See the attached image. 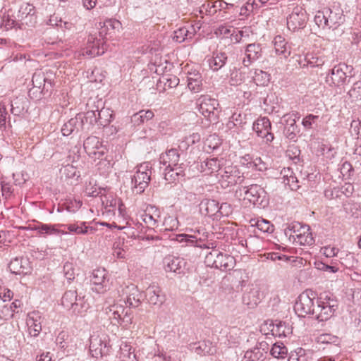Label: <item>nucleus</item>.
Returning a JSON list of instances; mask_svg holds the SVG:
<instances>
[{
  "instance_id": "47",
  "label": "nucleus",
  "mask_w": 361,
  "mask_h": 361,
  "mask_svg": "<svg viewBox=\"0 0 361 361\" xmlns=\"http://www.w3.org/2000/svg\"><path fill=\"white\" fill-rule=\"evenodd\" d=\"M244 358L248 361H263L264 360V352L256 346L253 349L247 350L245 353Z\"/></svg>"
},
{
  "instance_id": "25",
  "label": "nucleus",
  "mask_w": 361,
  "mask_h": 361,
  "mask_svg": "<svg viewBox=\"0 0 361 361\" xmlns=\"http://www.w3.org/2000/svg\"><path fill=\"white\" fill-rule=\"evenodd\" d=\"M180 154L176 148L170 149L166 152L162 153L159 157V163L163 167H177L180 166Z\"/></svg>"
},
{
  "instance_id": "11",
  "label": "nucleus",
  "mask_w": 361,
  "mask_h": 361,
  "mask_svg": "<svg viewBox=\"0 0 361 361\" xmlns=\"http://www.w3.org/2000/svg\"><path fill=\"white\" fill-rule=\"evenodd\" d=\"M111 345L106 336L92 334L90 338V351L94 357L106 356L109 354Z\"/></svg>"
},
{
  "instance_id": "53",
  "label": "nucleus",
  "mask_w": 361,
  "mask_h": 361,
  "mask_svg": "<svg viewBox=\"0 0 361 361\" xmlns=\"http://www.w3.org/2000/svg\"><path fill=\"white\" fill-rule=\"evenodd\" d=\"M348 94L353 101L361 100V81L355 82Z\"/></svg>"
},
{
  "instance_id": "18",
  "label": "nucleus",
  "mask_w": 361,
  "mask_h": 361,
  "mask_svg": "<svg viewBox=\"0 0 361 361\" xmlns=\"http://www.w3.org/2000/svg\"><path fill=\"white\" fill-rule=\"evenodd\" d=\"M83 298H78L75 290H69L65 292L61 298V305L73 313H80L83 307Z\"/></svg>"
},
{
  "instance_id": "49",
  "label": "nucleus",
  "mask_w": 361,
  "mask_h": 361,
  "mask_svg": "<svg viewBox=\"0 0 361 361\" xmlns=\"http://www.w3.org/2000/svg\"><path fill=\"white\" fill-rule=\"evenodd\" d=\"M97 113L98 106H97L96 109H90L84 115L82 114L84 123H89L90 126H93L94 124L99 126Z\"/></svg>"
},
{
  "instance_id": "26",
  "label": "nucleus",
  "mask_w": 361,
  "mask_h": 361,
  "mask_svg": "<svg viewBox=\"0 0 361 361\" xmlns=\"http://www.w3.org/2000/svg\"><path fill=\"white\" fill-rule=\"evenodd\" d=\"M26 324L29 334L31 336H37L42 331L41 315L39 312L33 311L27 314Z\"/></svg>"
},
{
  "instance_id": "8",
  "label": "nucleus",
  "mask_w": 361,
  "mask_h": 361,
  "mask_svg": "<svg viewBox=\"0 0 361 361\" xmlns=\"http://www.w3.org/2000/svg\"><path fill=\"white\" fill-rule=\"evenodd\" d=\"M315 292L311 290L303 291L298 298L294 305L295 313L300 317L312 315L314 317L315 305L314 300L317 299Z\"/></svg>"
},
{
  "instance_id": "51",
  "label": "nucleus",
  "mask_w": 361,
  "mask_h": 361,
  "mask_svg": "<svg viewBox=\"0 0 361 361\" xmlns=\"http://www.w3.org/2000/svg\"><path fill=\"white\" fill-rule=\"evenodd\" d=\"M254 225L263 233H271L274 230L271 222L264 219L256 220Z\"/></svg>"
},
{
  "instance_id": "58",
  "label": "nucleus",
  "mask_w": 361,
  "mask_h": 361,
  "mask_svg": "<svg viewBox=\"0 0 361 361\" xmlns=\"http://www.w3.org/2000/svg\"><path fill=\"white\" fill-rule=\"evenodd\" d=\"M269 74L267 73L262 71L261 70H257L255 71V80L257 85H265L269 81Z\"/></svg>"
},
{
  "instance_id": "13",
  "label": "nucleus",
  "mask_w": 361,
  "mask_h": 361,
  "mask_svg": "<svg viewBox=\"0 0 361 361\" xmlns=\"http://www.w3.org/2000/svg\"><path fill=\"white\" fill-rule=\"evenodd\" d=\"M121 297L126 305L131 308L138 307L142 303V294L137 287L133 284L123 288Z\"/></svg>"
},
{
  "instance_id": "2",
  "label": "nucleus",
  "mask_w": 361,
  "mask_h": 361,
  "mask_svg": "<svg viewBox=\"0 0 361 361\" xmlns=\"http://www.w3.org/2000/svg\"><path fill=\"white\" fill-rule=\"evenodd\" d=\"M192 235L181 233L176 234L173 240L180 243H185V246H192L200 247L201 249H214L216 247V243L209 240V238L212 235L207 232L204 228H198L195 230Z\"/></svg>"
},
{
  "instance_id": "1",
  "label": "nucleus",
  "mask_w": 361,
  "mask_h": 361,
  "mask_svg": "<svg viewBox=\"0 0 361 361\" xmlns=\"http://www.w3.org/2000/svg\"><path fill=\"white\" fill-rule=\"evenodd\" d=\"M314 310V319L319 322H324L330 319L338 307L336 298L329 292H324L317 298Z\"/></svg>"
},
{
  "instance_id": "43",
  "label": "nucleus",
  "mask_w": 361,
  "mask_h": 361,
  "mask_svg": "<svg viewBox=\"0 0 361 361\" xmlns=\"http://www.w3.org/2000/svg\"><path fill=\"white\" fill-rule=\"evenodd\" d=\"M99 126H106L114 118L113 111L109 108L98 109Z\"/></svg>"
},
{
  "instance_id": "15",
  "label": "nucleus",
  "mask_w": 361,
  "mask_h": 361,
  "mask_svg": "<svg viewBox=\"0 0 361 361\" xmlns=\"http://www.w3.org/2000/svg\"><path fill=\"white\" fill-rule=\"evenodd\" d=\"M200 211L202 214L213 217L217 216L218 214L221 215H228L224 214L223 210L224 208L229 207L227 203H223L221 206L217 201L211 199H204L200 204Z\"/></svg>"
},
{
  "instance_id": "33",
  "label": "nucleus",
  "mask_w": 361,
  "mask_h": 361,
  "mask_svg": "<svg viewBox=\"0 0 361 361\" xmlns=\"http://www.w3.org/2000/svg\"><path fill=\"white\" fill-rule=\"evenodd\" d=\"M287 25L289 30H295L305 26V17L303 13H293L287 18Z\"/></svg>"
},
{
  "instance_id": "19",
  "label": "nucleus",
  "mask_w": 361,
  "mask_h": 361,
  "mask_svg": "<svg viewBox=\"0 0 361 361\" xmlns=\"http://www.w3.org/2000/svg\"><path fill=\"white\" fill-rule=\"evenodd\" d=\"M150 179V173L137 169L131 178L133 192L142 193L148 187Z\"/></svg>"
},
{
  "instance_id": "63",
  "label": "nucleus",
  "mask_w": 361,
  "mask_h": 361,
  "mask_svg": "<svg viewBox=\"0 0 361 361\" xmlns=\"http://www.w3.org/2000/svg\"><path fill=\"white\" fill-rule=\"evenodd\" d=\"M7 111L4 104H0V130H5L6 128Z\"/></svg>"
},
{
  "instance_id": "32",
  "label": "nucleus",
  "mask_w": 361,
  "mask_h": 361,
  "mask_svg": "<svg viewBox=\"0 0 361 361\" xmlns=\"http://www.w3.org/2000/svg\"><path fill=\"white\" fill-rule=\"evenodd\" d=\"M109 309L106 313L109 314L111 324L115 325L117 324H121L122 322H124L128 312H126L125 316L123 317L125 310L122 306L113 305L110 306Z\"/></svg>"
},
{
  "instance_id": "27",
  "label": "nucleus",
  "mask_w": 361,
  "mask_h": 361,
  "mask_svg": "<svg viewBox=\"0 0 361 361\" xmlns=\"http://www.w3.org/2000/svg\"><path fill=\"white\" fill-rule=\"evenodd\" d=\"M262 51L260 44H250L245 49V57L243 60V64L245 67H248L252 62L261 58Z\"/></svg>"
},
{
  "instance_id": "39",
  "label": "nucleus",
  "mask_w": 361,
  "mask_h": 361,
  "mask_svg": "<svg viewBox=\"0 0 361 361\" xmlns=\"http://www.w3.org/2000/svg\"><path fill=\"white\" fill-rule=\"evenodd\" d=\"M154 116L152 110H141L131 116V122L134 126H140L151 120Z\"/></svg>"
},
{
  "instance_id": "9",
  "label": "nucleus",
  "mask_w": 361,
  "mask_h": 361,
  "mask_svg": "<svg viewBox=\"0 0 361 361\" xmlns=\"http://www.w3.org/2000/svg\"><path fill=\"white\" fill-rule=\"evenodd\" d=\"M199 111L210 123L219 121L221 108L217 99L203 95L198 99Z\"/></svg>"
},
{
  "instance_id": "52",
  "label": "nucleus",
  "mask_w": 361,
  "mask_h": 361,
  "mask_svg": "<svg viewBox=\"0 0 361 361\" xmlns=\"http://www.w3.org/2000/svg\"><path fill=\"white\" fill-rule=\"evenodd\" d=\"M35 7L29 3H23L17 12L16 18H20L24 16H28L32 12H35Z\"/></svg>"
},
{
  "instance_id": "40",
  "label": "nucleus",
  "mask_w": 361,
  "mask_h": 361,
  "mask_svg": "<svg viewBox=\"0 0 361 361\" xmlns=\"http://www.w3.org/2000/svg\"><path fill=\"white\" fill-rule=\"evenodd\" d=\"M228 4L223 1H215L211 3L209 1H206L202 4V8L205 10V14L209 16L214 15L218 10L226 9L228 6Z\"/></svg>"
},
{
  "instance_id": "3",
  "label": "nucleus",
  "mask_w": 361,
  "mask_h": 361,
  "mask_svg": "<svg viewBox=\"0 0 361 361\" xmlns=\"http://www.w3.org/2000/svg\"><path fill=\"white\" fill-rule=\"evenodd\" d=\"M235 195L247 200L257 207L264 208L269 204V197L264 189L257 184L240 186L235 191Z\"/></svg>"
},
{
  "instance_id": "23",
  "label": "nucleus",
  "mask_w": 361,
  "mask_h": 361,
  "mask_svg": "<svg viewBox=\"0 0 361 361\" xmlns=\"http://www.w3.org/2000/svg\"><path fill=\"white\" fill-rule=\"evenodd\" d=\"M85 128L82 114H78L75 117L71 118L63 124L61 133L64 136H68L71 133L84 130Z\"/></svg>"
},
{
  "instance_id": "48",
  "label": "nucleus",
  "mask_w": 361,
  "mask_h": 361,
  "mask_svg": "<svg viewBox=\"0 0 361 361\" xmlns=\"http://www.w3.org/2000/svg\"><path fill=\"white\" fill-rule=\"evenodd\" d=\"M310 352H307L302 348H298L294 352H291L288 361H310Z\"/></svg>"
},
{
  "instance_id": "16",
  "label": "nucleus",
  "mask_w": 361,
  "mask_h": 361,
  "mask_svg": "<svg viewBox=\"0 0 361 361\" xmlns=\"http://www.w3.org/2000/svg\"><path fill=\"white\" fill-rule=\"evenodd\" d=\"M221 184L224 187L233 186L237 184H242L244 181V176L236 166H228L224 169L221 174Z\"/></svg>"
},
{
  "instance_id": "61",
  "label": "nucleus",
  "mask_w": 361,
  "mask_h": 361,
  "mask_svg": "<svg viewBox=\"0 0 361 361\" xmlns=\"http://www.w3.org/2000/svg\"><path fill=\"white\" fill-rule=\"evenodd\" d=\"M28 94H29V96L30 97V98L36 99V100H39L42 98L43 96L50 94V93H49V92H46L45 91H44L42 90H40L39 88L34 87H32L31 89H30Z\"/></svg>"
},
{
  "instance_id": "5",
  "label": "nucleus",
  "mask_w": 361,
  "mask_h": 361,
  "mask_svg": "<svg viewBox=\"0 0 361 361\" xmlns=\"http://www.w3.org/2000/svg\"><path fill=\"white\" fill-rule=\"evenodd\" d=\"M314 20L319 27L336 28L344 21L343 11L338 7L324 8L318 11Z\"/></svg>"
},
{
  "instance_id": "30",
  "label": "nucleus",
  "mask_w": 361,
  "mask_h": 361,
  "mask_svg": "<svg viewBox=\"0 0 361 361\" xmlns=\"http://www.w3.org/2000/svg\"><path fill=\"white\" fill-rule=\"evenodd\" d=\"M62 227L66 228L70 233H73L77 235H85L88 233V232L93 233L96 230L92 226H87V223L85 221H80L70 224H59V228Z\"/></svg>"
},
{
  "instance_id": "17",
  "label": "nucleus",
  "mask_w": 361,
  "mask_h": 361,
  "mask_svg": "<svg viewBox=\"0 0 361 361\" xmlns=\"http://www.w3.org/2000/svg\"><path fill=\"white\" fill-rule=\"evenodd\" d=\"M90 281L94 286L93 290L98 293H104L109 288L107 271L105 269H94L90 276Z\"/></svg>"
},
{
  "instance_id": "12",
  "label": "nucleus",
  "mask_w": 361,
  "mask_h": 361,
  "mask_svg": "<svg viewBox=\"0 0 361 361\" xmlns=\"http://www.w3.org/2000/svg\"><path fill=\"white\" fill-rule=\"evenodd\" d=\"M348 66L343 63L335 65L329 69L325 77V82L329 86L339 87L346 82Z\"/></svg>"
},
{
  "instance_id": "29",
  "label": "nucleus",
  "mask_w": 361,
  "mask_h": 361,
  "mask_svg": "<svg viewBox=\"0 0 361 361\" xmlns=\"http://www.w3.org/2000/svg\"><path fill=\"white\" fill-rule=\"evenodd\" d=\"M185 164L181 163L180 166L177 167H163V175L165 180L168 183H174L180 177L185 176Z\"/></svg>"
},
{
  "instance_id": "42",
  "label": "nucleus",
  "mask_w": 361,
  "mask_h": 361,
  "mask_svg": "<svg viewBox=\"0 0 361 361\" xmlns=\"http://www.w3.org/2000/svg\"><path fill=\"white\" fill-rule=\"evenodd\" d=\"M325 60L324 58L312 54H307L304 59V63L300 61L301 67L310 66V67H322L324 65Z\"/></svg>"
},
{
  "instance_id": "22",
  "label": "nucleus",
  "mask_w": 361,
  "mask_h": 361,
  "mask_svg": "<svg viewBox=\"0 0 361 361\" xmlns=\"http://www.w3.org/2000/svg\"><path fill=\"white\" fill-rule=\"evenodd\" d=\"M163 264L166 272L181 274L184 272L186 262L183 258L168 255L164 258Z\"/></svg>"
},
{
  "instance_id": "10",
  "label": "nucleus",
  "mask_w": 361,
  "mask_h": 361,
  "mask_svg": "<svg viewBox=\"0 0 361 361\" xmlns=\"http://www.w3.org/2000/svg\"><path fill=\"white\" fill-rule=\"evenodd\" d=\"M103 32L104 30H102L99 32V37L94 35H90L87 38L85 47L79 51V55L90 59L102 55L106 49L104 39L101 37Z\"/></svg>"
},
{
  "instance_id": "46",
  "label": "nucleus",
  "mask_w": 361,
  "mask_h": 361,
  "mask_svg": "<svg viewBox=\"0 0 361 361\" xmlns=\"http://www.w3.org/2000/svg\"><path fill=\"white\" fill-rule=\"evenodd\" d=\"M59 172L61 178H64L65 179H71L80 176V171L71 164L63 166L61 168Z\"/></svg>"
},
{
  "instance_id": "54",
  "label": "nucleus",
  "mask_w": 361,
  "mask_h": 361,
  "mask_svg": "<svg viewBox=\"0 0 361 361\" xmlns=\"http://www.w3.org/2000/svg\"><path fill=\"white\" fill-rule=\"evenodd\" d=\"M299 130L298 126H285L283 128L284 136L290 141L296 142L297 134Z\"/></svg>"
},
{
  "instance_id": "38",
  "label": "nucleus",
  "mask_w": 361,
  "mask_h": 361,
  "mask_svg": "<svg viewBox=\"0 0 361 361\" xmlns=\"http://www.w3.org/2000/svg\"><path fill=\"white\" fill-rule=\"evenodd\" d=\"M227 59V55L224 52L214 54V56L208 61L209 67L213 71H217L226 64Z\"/></svg>"
},
{
  "instance_id": "34",
  "label": "nucleus",
  "mask_w": 361,
  "mask_h": 361,
  "mask_svg": "<svg viewBox=\"0 0 361 361\" xmlns=\"http://www.w3.org/2000/svg\"><path fill=\"white\" fill-rule=\"evenodd\" d=\"M274 45L275 51L278 55H281L287 58L290 54V47L288 46L285 38L281 35H277L274 39Z\"/></svg>"
},
{
  "instance_id": "57",
  "label": "nucleus",
  "mask_w": 361,
  "mask_h": 361,
  "mask_svg": "<svg viewBox=\"0 0 361 361\" xmlns=\"http://www.w3.org/2000/svg\"><path fill=\"white\" fill-rule=\"evenodd\" d=\"M18 20L15 17L12 18L9 15L4 16L2 18L1 26L4 27L6 30H10L13 27L18 28Z\"/></svg>"
},
{
  "instance_id": "55",
  "label": "nucleus",
  "mask_w": 361,
  "mask_h": 361,
  "mask_svg": "<svg viewBox=\"0 0 361 361\" xmlns=\"http://www.w3.org/2000/svg\"><path fill=\"white\" fill-rule=\"evenodd\" d=\"M158 218L159 216L157 215V217L147 212H145L141 215V219L143 222L146 224L147 227H153L158 226Z\"/></svg>"
},
{
  "instance_id": "4",
  "label": "nucleus",
  "mask_w": 361,
  "mask_h": 361,
  "mask_svg": "<svg viewBox=\"0 0 361 361\" xmlns=\"http://www.w3.org/2000/svg\"><path fill=\"white\" fill-rule=\"evenodd\" d=\"M284 233L286 236H288L290 240L293 239L295 245L310 246L314 243L310 227L307 224L292 222L284 229Z\"/></svg>"
},
{
  "instance_id": "56",
  "label": "nucleus",
  "mask_w": 361,
  "mask_h": 361,
  "mask_svg": "<svg viewBox=\"0 0 361 361\" xmlns=\"http://www.w3.org/2000/svg\"><path fill=\"white\" fill-rule=\"evenodd\" d=\"M25 107L23 102L18 98L11 102V112L14 116H20L23 113Z\"/></svg>"
},
{
  "instance_id": "50",
  "label": "nucleus",
  "mask_w": 361,
  "mask_h": 361,
  "mask_svg": "<svg viewBox=\"0 0 361 361\" xmlns=\"http://www.w3.org/2000/svg\"><path fill=\"white\" fill-rule=\"evenodd\" d=\"M80 19V18L78 16H75L69 21H65L61 19L59 27L63 30L74 32L77 30V24Z\"/></svg>"
},
{
  "instance_id": "60",
  "label": "nucleus",
  "mask_w": 361,
  "mask_h": 361,
  "mask_svg": "<svg viewBox=\"0 0 361 361\" xmlns=\"http://www.w3.org/2000/svg\"><path fill=\"white\" fill-rule=\"evenodd\" d=\"M287 156L295 162L300 160V150L297 146H290L286 151Z\"/></svg>"
},
{
  "instance_id": "28",
  "label": "nucleus",
  "mask_w": 361,
  "mask_h": 361,
  "mask_svg": "<svg viewBox=\"0 0 361 361\" xmlns=\"http://www.w3.org/2000/svg\"><path fill=\"white\" fill-rule=\"evenodd\" d=\"M32 82L34 87L51 94L53 87L52 82L45 76L44 72L36 71L32 75Z\"/></svg>"
},
{
  "instance_id": "7",
  "label": "nucleus",
  "mask_w": 361,
  "mask_h": 361,
  "mask_svg": "<svg viewBox=\"0 0 361 361\" xmlns=\"http://www.w3.org/2000/svg\"><path fill=\"white\" fill-rule=\"evenodd\" d=\"M204 263L207 267L226 271L234 267L235 259L233 256L214 248L212 251L207 254Z\"/></svg>"
},
{
  "instance_id": "64",
  "label": "nucleus",
  "mask_w": 361,
  "mask_h": 361,
  "mask_svg": "<svg viewBox=\"0 0 361 361\" xmlns=\"http://www.w3.org/2000/svg\"><path fill=\"white\" fill-rule=\"evenodd\" d=\"M164 86L168 88L176 87L179 83V78L175 75H170L169 77H163Z\"/></svg>"
},
{
  "instance_id": "21",
  "label": "nucleus",
  "mask_w": 361,
  "mask_h": 361,
  "mask_svg": "<svg viewBox=\"0 0 361 361\" xmlns=\"http://www.w3.org/2000/svg\"><path fill=\"white\" fill-rule=\"evenodd\" d=\"M263 293L257 284H252L243 295V302L249 308H255L261 301Z\"/></svg>"
},
{
  "instance_id": "20",
  "label": "nucleus",
  "mask_w": 361,
  "mask_h": 361,
  "mask_svg": "<svg viewBox=\"0 0 361 361\" xmlns=\"http://www.w3.org/2000/svg\"><path fill=\"white\" fill-rule=\"evenodd\" d=\"M8 269L12 274L27 275L31 273L32 267L29 259L26 257H17L11 260Z\"/></svg>"
},
{
  "instance_id": "31",
  "label": "nucleus",
  "mask_w": 361,
  "mask_h": 361,
  "mask_svg": "<svg viewBox=\"0 0 361 361\" xmlns=\"http://www.w3.org/2000/svg\"><path fill=\"white\" fill-rule=\"evenodd\" d=\"M120 361H138V357L135 353V349L127 342H122L120 345L118 353Z\"/></svg>"
},
{
  "instance_id": "6",
  "label": "nucleus",
  "mask_w": 361,
  "mask_h": 361,
  "mask_svg": "<svg viewBox=\"0 0 361 361\" xmlns=\"http://www.w3.org/2000/svg\"><path fill=\"white\" fill-rule=\"evenodd\" d=\"M83 147L86 153L92 159H100L98 165H103L104 167L109 169L111 166V161L106 155L107 149L106 147L103 146L99 137L96 136L88 137L83 143Z\"/></svg>"
},
{
  "instance_id": "59",
  "label": "nucleus",
  "mask_w": 361,
  "mask_h": 361,
  "mask_svg": "<svg viewBox=\"0 0 361 361\" xmlns=\"http://www.w3.org/2000/svg\"><path fill=\"white\" fill-rule=\"evenodd\" d=\"M64 276L70 283L75 279V269L71 262H66L63 265Z\"/></svg>"
},
{
  "instance_id": "37",
  "label": "nucleus",
  "mask_w": 361,
  "mask_h": 361,
  "mask_svg": "<svg viewBox=\"0 0 361 361\" xmlns=\"http://www.w3.org/2000/svg\"><path fill=\"white\" fill-rule=\"evenodd\" d=\"M188 87L193 92H199L202 90V75L199 73H189Z\"/></svg>"
},
{
  "instance_id": "41",
  "label": "nucleus",
  "mask_w": 361,
  "mask_h": 361,
  "mask_svg": "<svg viewBox=\"0 0 361 361\" xmlns=\"http://www.w3.org/2000/svg\"><path fill=\"white\" fill-rule=\"evenodd\" d=\"M38 228V231L37 232V235L44 238L49 235L59 234L60 232L59 230V224H46L43 223H39Z\"/></svg>"
},
{
  "instance_id": "62",
  "label": "nucleus",
  "mask_w": 361,
  "mask_h": 361,
  "mask_svg": "<svg viewBox=\"0 0 361 361\" xmlns=\"http://www.w3.org/2000/svg\"><path fill=\"white\" fill-rule=\"evenodd\" d=\"M230 75L231 83L233 85H237L243 81V78L241 75V73H238L235 67L233 70H231Z\"/></svg>"
},
{
  "instance_id": "36",
  "label": "nucleus",
  "mask_w": 361,
  "mask_h": 361,
  "mask_svg": "<svg viewBox=\"0 0 361 361\" xmlns=\"http://www.w3.org/2000/svg\"><path fill=\"white\" fill-rule=\"evenodd\" d=\"M17 19L18 20V29L20 30L32 29L37 23L36 11Z\"/></svg>"
},
{
  "instance_id": "14",
  "label": "nucleus",
  "mask_w": 361,
  "mask_h": 361,
  "mask_svg": "<svg viewBox=\"0 0 361 361\" xmlns=\"http://www.w3.org/2000/svg\"><path fill=\"white\" fill-rule=\"evenodd\" d=\"M252 130L257 133L258 137L265 139L266 142H271L274 136L271 133V123L267 117L258 118L252 125Z\"/></svg>"
},
{
  "instance_id": "44",
  "label": "nucleus",
  "mask_w": 361,
  "mask_h": 361,
  "mask_svg": "<svg viewBox=\"0 0 361 361\" xmlns=\"http://www.w3.org/2000/svg\"><path fill=\"white\" fill-rule=\"evenodd\" d=\"M271 325L272 326L271 334L274 336L286 337L291 332L290 327L286 325V322H279L276 324H272Z\"/></svg>"
},
{
  "instance_id": "35",
  "label": "nucleus",
  "mask_w": 361,
  "mask_h": 361,
  "mask_svg": "<svg viewBox=\"0 0 361 361\" xmlns=\"http://www.w3.org/2000/svg\"><path fill=\"white\" fill-rule=\"evenodd\" d=\"M200 169L202 172L207 174H212L220 169V161L217 158L207 159L201 162Z\"/></svg>"
},
{
  "instance_id": "45",
  "label": "nucleus",
  "mask_w": 361,
  "mask_h": 361,
  "mask_svg": "<svg viewBox=\"0 0 361 361\" xmlns=\"http://www.w3.org/2000/svg\"><path fill=\"white\" fill-rule=\"evenodd\" d=\"M270 354L275 358L283 359L288 355V348L283 343L277 342L273 344Z\"/></svg>"
},
{
  "instance_id": "24",
  "label": "nucleus",
  "mask_w": 361,
  "mask_h": 361,
  "mask_svg": "<svg viewBox=\"0 0 361 361\" xmlns=\"http://www.w3.org/2000/svg\"><path fill=\"white\" fill-rule=\"evenodd\" d=\"M145 295L149 305L160 306L165 301V296L161 293V288L155 284L150 285L146 289Z\"/></svg>"
}]
</instances>
